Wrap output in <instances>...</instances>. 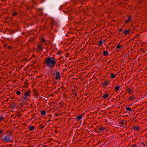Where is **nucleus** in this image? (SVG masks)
<instances>
[{
  "instance_id": "nucleus-36",
  "label": "nucleus",
  "mask_w": 147,
  "mask_h": 147,
  "mask_svg": "<svg viewBox=\"0 0 147 147\" xmlns=\"http://www.w3.org/2000/svg\"><path fill=\"white\" fill-rule=\"evenodd\" d=\"M42 147H46V146H44Z\"/></svg>"
},
{
  "instance_id": "nucleus-31",
  "label": "nucleus",
  "mask_w": 147,
  "mask_h": 147,
  "mask_svg": "<svg viewBox=\"0 0 147 147\" xmlns=\"http://www.w3.org/2000/svg\"><path fill=\"white\" fill-rule=\"evenodd\" d=\"M133 147H136V144H134L133 146Z\"/></svg>"
},
{
  "instance_id": "nucleus-12",
  "label": "nucleus",
  "mask_w": 147,
  "mask_h": 147,
  "mask_svg": "<svg viewBox=\"0 0 147 147\" xmlns=\"http://www.w3.org/2000/svg\"><path fill=\"white\" fill-rule=\"evenodd\" d=\"M41 113L42 115H46V111L45 110H42L41 111Z\"/></svg>"
},
{
  "instance_id": "nucleus-20",
  "label": "nucleus",
  "mask_w": 147,
  "mask_h": 147,
  "mask_svg": "<svg viewBox=\"0 0 147 147\" xmlns=\"http://www.w3.org/2000/svg\"><path fill=\"white\" fill-rule=\"evenodd\" d=\"M34 127L33 126H31L30 127H29V129H30V131H32L34 130Z\"/></svg>"
},
{
  "instance_id": "nucleus-6",
  "label": "nucleus",
  "mask_w": 147,
  "mask_h": 147,
  "mask_svg": "<svg viewBox=\"0 0 147 147\" xmlns=\"http://www.w3.org/2000/svg\"><path fill=\"white\" fill-rule=\"evenodd\" d=\"M129 33V30H124L123 34L125 35L128 34Z\"/></svg>"
},
{
  "instance_id": "nucleus-26",
  "label": "nucleus",
  "mask_w": 147,
  "mask_h": 147,
  "mask_svg": "<svg viewBox=\"0 0 147 147\" xmlns=\"http://www.w3.org/2000/svg\"><path fill=\"white\" fill-rule=\"evenodd\" d=\"M3 129H0V136L1 135V134L3 133Z\"/></svg>"
},
{
  "instance_id": "nucleus-2",
  "label": "nucleus",
  "mask_w": 147,
  "mask_h": 147,
  "mask_svg": "<svg viewBox=\"0 0 147 147\" xmlns=\"http://www.w3.org/2000/svg\"><path fill=\"white\" fill-rule=\"evenodd\" d=\"M56 76L55 78V79L56 80H60V76L59 72L58 71H56L55 72Z\"/></svg>"
},
{
  "instance_id": "nucleus-22",
  "label": "nucleus",
  "mask_w": 147,
  "mask_h": 147,
  "mask_svg": "<svg viewBox=\"0 0 147 147\" xmlns=\"http://www.w3.org/2000/svg\"><path fill=\"white\" fill-rule=\"evenodd\" d=\"M119 88H120L119 86H117L115 87V90L116 91H117L119 90Z\"/></svg>"
},
{
  "instance_id": "nucleus-1",
  "label": "nucleus",
  "mask_w": 147,
  "mask_h": 147,
  "mask_svg": "<svg viewBox=\"0 0 147 147\" xmlns=\"http://www.w3.org/2000/svg\"><path fill=\"white\" fill-rule=\"evenodd\" d=\"M55 58L49 57L47 58L45 61V63L47 66L51 68H53L56 63Z\"/></svg>"
},
{
  "instance_id": "nucleus-30",
  "label": "nucleus",
  "mask_w": 147,
  "mask_h": 147,
  "mask_svg": "<svg viewBox=\"0 0 147 147\" xmlns=\"http://www.w3.org/2000/svg\"><path fill=\"white\" fill-rule=\"evenodd\" d=\"M134 98V96H131V99H133V98Z\"/></svg>"
},
{
  "instance_id": "nucleus-17",
  "label": "nucleus",
  "mask_w": 147,
  "mask_h": 147,
  "mask_svg": "<svg viewBox=\"0 0 147 147\" xmlns=\"http://www.w3.org/2000/svg\"><path fill=\"white\" fill-rule=\"evenodd\" d=\"M131 19V17H130V16L128 18V19L125 20V22H127V23L128 22V21L130 20Z\"/></svg>"
},
{
  "instance_id": "nucleus-11",
  "label": "nucleus",
  "mask_w": 147,
  "mask_h": 147,
  "mask_svg": "<svg viewBox=\"0 0 147 147\" xmlns=\"http://www.w3.org/2000/svg\"><path fill=\"white\" fill-rule=\"evenodd\" d=\"M82 119V117L81 115H80L78 116L77 117L76 119L78 120L81 119Z\"/></svg>"
},
{
  "instance_id": "nucleus-34",
  "label": "nucleus",
  "mask_w": 147,
  "mask_h": 147,
  "mask_svg": "<svg viewBox=\"0 0 147 147\" xmlns=\"http://www.w3.org/2000/svg\"><path fill=\"white\" fill-rule=\"evenodd\" d=\"M50 120H49L47 122H49L50 121Z\"/></svg>"
},
{
  "instance_id": "nucleus-13",
  "label": "nucleus",
  "mask_w": 147,
  "mask_h": 147,
  "mask_svg": "<svg viewBox=\"0 0 147 147\" xmlns=\"http://www.w3.org/2000/svg\"><path fill=\"white\" fill-rule=\"evenodd\" d=\"M56 71H57L56 70H55V71L54 72L53 71V70H52V69H51V71H50V72H52V73L53 74V76H55L56 75V74H55Z\"/></svg>"
},
{
  "instance_id": "nucleus-15",
  "label": "nucleus",
  "mask_w": 147,
  "mask_h": 147,
  "mask_svg": "<svg viewBox=\"0 0 147 147\" xmlns=\"http://www.w3.org/2000/svg\"><path fill=\"white\" fill-rule=\"evenodd\" d=\"M38 47L39 50L40 51H41V50H42L43 49L42 48V46L41 45H39L38 46Z\"/></svg>"
},
{
  "instance_id": "nucleus-5",
  "label": "nucleus",
  "mask_w": 147,
  "mask_h": 147,
  "mask_svg": "<svg viewBox=\"0 0 147 147\" xmlns=\"http://www.w3.org/2000/svg\"><path fill=\"white\" fill-rule=\"evenodd\" d=\"M98 129L101 131H103L104 130H106L105 127H98Z\"/></svg>"
},
{
  "instance_id": "nucleus-25",
  "label": "nucleus",
  "mask_w": 147,
  "mask_h": 147,
  "mask_svg": "<svg viewBox=\"0 0 147 147\" xmlns=\"http://www.w3.org/2000/svg\"><path fill=\"white\" fill-rule=\"evenodd\" d=\"M103 43V42L102 41H100L99 42V43L98 45L99 46L101 45Z\"/></svg>"
},
{
  "instance_id": "nucleus-21",
  "label": "nucleus",
  "mask_w": 147,
  "mask_h": 147,
  "mask_svg": "<svg viewBox=\"0 0 147 147\" xmlns=\"http://www.w3.org/2000/svg\"><path fill=\"white\" fill-rule=\"evenodd\" d=\"M111 76L112 78H114L115 76V75L113 73H111Z\"/></svg>"
},
{
  "instance_id": "nucleus-28",
  "label": "nucleus",
  "mask_w": 147,
  "mask_h": 147,
  "mask_svg": "<svg viewBox=\"0 0 147 147\" xmlns=\"http://www.w3.org/2000/svg\"><path fill=\"white\" fill-rule=\"evenodd\" d=\"M3 119V118L1 116H0V121H1Z\"/></svg>"
},
{
  "instance_id": "nucleus-27",
  "label": "nucleus",
  "mask_w": 147,
  "mask_h": 147,
  "mask_svg": "<svg viewBox=\"0 0 147 147\" xmlns=\"http://www.w3.org/2000/svg\"><path fill=\"white\" fill-rule=\"evenodd\" d=\"M17 13L16 12H15L12 14V15H13V16H15L16 15H17Z\"/></svg>"
},
{
  "instance_id": "nucleus-29",
  "label": "nucleus",
  "mask_w": 147,
  "mask_h": 147,
  "mask_svg": "<svg viewBox=\"0 0 147 147\" xmlns=\"http://www.w3.org/2000/svg\"><path fill=\"white\" fill-rule=\"evenodd\" d=\"M121 47V46H120L119 45H118L117 47V49H119Z\"/></svg>"
},
{
  "instance_id": "nucleus-19",
  "label": "nucleus",
  "mask_w": 147,
  "mask_h": 147,
  "mask_svg": "<svg viewBox=\"0 0 147 147\" xmlns=\"http://www.w3.org/2000/svg\"><path fill=\"white\" fill-rule=\"evenodd\" d=\"M126 110L131 111V109L129 107H127L126 108Z\"/></svg>"
},
{
  "instance_id": "nucleus-32",
  "label": "nucleus",
  "mask_w": 147,
  "mask_h": 147,
  "mask_svg": "<svg viewBox=\"0 0 147 147\" xmlns=\"http://www.w3.org/2000/svg\"><path fill=\"white\" fill-rule=\"evenodd\" d=\"M122 28L120 29L119 30V31H120V32L122 31Z\"/></svg>"
},
{
  "instance_id": "nucleus-24",
  "label": "nucleus",
  "mask_w": 147,
  "mask_h": 147,
  "mask_svg": "<svg viewBox=\"0 0 147 147\" xmlns=\"http://www.w3.org/2000/svg\"><path fill=\"white\" fill-rule=\"evenodd\" d=\"M16 94L18 95H20L21 94V92L19 91H16Z\"/></svg>"
},
{
  "instance_id": "nucleus-23",
  "label": "nucleus",
  "mask_w": 147,
  "mask_h": 147,
  "mask_svg": "<svg viewBox=\"0 0 147 147\" xmlns=\"http://www.w3.org/2000/svg\"><path fill=\"white\" fill-rule=\"evenodd\" d=\"M127 91L128 92L131 93V89H129V88H127L126 89Z\"/></svg>"
},
{
  "instance_id": "nucleus-7",
  "label": "nucleus",
  "mask_w": 147,
  "mask_h": 147,
  "mask_svg": "<svg viewBox=\"0 0 147 147\" xmlns=\"http://www.w3.org/2000/svg\"><path fill=\"white\" fill-rule=\"evenodd\" d=\"M30 92L29 91H26L25 92L24 96H30Z\"/></svg>"
},
{
  "instance_id": "nucleus-35",
  "label": "nucleus",
  "mask_w": 147,
  "mask_h": 147,
  "mask_svg": "<svg viewBox=\"0 0 147 147\" xmlns=\"http://www.w3.org/2000/svg\"><path fill=\"white\" fill-rule=\"evenodd\" d=\"M75 96H77V94H75Z\"/></svg>"
},
{
  "instance_id": "nucleus-10",
  "label": "nucleus",
  "mask_w": 147,
  "mask_h": 147,
  "mask_svg": "<svg viewBox=\"0 0 147 147\" xmlns=\"http://www.w3.org/2000/svg\"><path fill=\"white\" fill-rule=\"evenodd\" d=\"M108 96H109V95L107 94H105L103 95L102 96V97L104 99H105V98H107L108 97Z\"/></svg>"
},
{
  "instance_id": "nucleus-16",
  "label": "nucleus",
  "mask_w": 147,
  "mask_h": 147,
  "mask_svg": "<svg viewBox=\"0 0 147 147\" xmlns=\"http://www.w3.org/2000/svg\"><path fill=\"white\" fill-rule=\"evenodd\" d=\"M108 54V52L107 51H106L103 52V54L105 56L107 55Z\"/></svg>"
},
{
  "instance_id": "nucleus-40",
  "label": "nucleus",
  "mask_w": 147,
  "mask_h": 147,
  "mask_svg": "<svg viewBox=\"0 0 147 147\" xmlns=\"http://www.w3.org/2000/svg\"><path fill=\"white\" fill-rule=\"evenodd\" d=\"M1 69H0V71H1Z\"/></svg>"
},
{
  "instance_id": "nucleus-4",
  "label": "nucleus",
  "mask_w": 147,
  "mask_h": 147,
  "mask_svg": "<svg viewBox=\"0 0 147 147\" xmlns=\"http://www.w3.org/2000/svg\"><path fill=\"white\" fill-rule=\"evenodd\" d=\"M120 124L122 125L123 127H125L126 125V122H125L123 120L122 121L120 122Z\"/></svg>"
},
{
  "instance_id": "nucleus-37",
  "label": "nucleus",
  "mask_w": 147,
  "mask_h": 147,
  "mask_svg": "<svg viewBox=\"0 0 147 147\" xmlns=\"http://www.w3.org/2000/svg\"><path fill=\"white\" fill-rule=\"evenodd\" d=\"M34 0H33V1L34 2V1H35Z\"/></svg>"
},
{
  "instance_id": "nucleus-18",
  "label": "nucleus",
  "mask_w": 147,
  "mask_h": 147,
  "mask_svg": "<svg viewBox=\"0 0 147 147\" xmlns=\"http://www.w3.org/2000/svg\"><path fill=\"white\" fill-rule=\"evenodd\" d=\"M25 96L23 97L25 100H27L29 99L28 96Z\"/></svg>"
},
{
  "instance_id": "nucleus-9",
  "label": "nucleus",
  "mask_w": 147,
  "mask_h": 147,
  "mask_svg": "<svg viewBox=\"0 0 147 147\" xmlns=\"http://www.w3.org/2000/svg\"><path fill=\"white\" fill-rule=\"evenodd\" d=\"M140 127H139L137 126H134L133 127L134 129L136 131H138Z\"/></svg>"
},
{
  "instance_id": "nucleus-8",
  "label": "nucleus",
  "mask_w": 147,
  "mask_h": 147,
  "mask_svg": "<svg viewBox=\"0 0 147 147\" xmlns=\"http://www.w3.org/2000/svg\"><path fill=\"white\" fill-rule=\"evenodd\" d=\"M109 84V82L108 81H105L102 83L103 86L104 87L105 85H108Z\"/></svg>"
},
{
  "instance_id": "nucleus-33",
  "label": "nucleus",
  "mask_w": 147,
  "mask_h": 147,
  "mask_svg": "<svg viewBox=\"0 0 147 147\" xmlns=\"http://www.w3.org/2000/svg\"><path fill=\"white\" fill-rule=\"evenodd\" d=\"M42 41H43V42H45V40L44 39H42Z\"/></svg>"
},
{
  "instance_id": "nucleus-38",
  "label": "nucleus",
  "mask_w": 147,
  "mask_h": 147,
  "mask_svg": "<svg viewBox=\"0 0 147 147\" xmlns=\"http://www.w3.org/2000/svg\"><path fill=\"white\" fill-rule=\"evenodd\" d=\"M9 48L10 49L11 48V47H9Z\"/></svg>"
},
{
  "instance_id": "nucleus-39",
  "label": "nucleus",
  "mask_w": 147,
  "mask_h": 147,
  "mask_svg": "<svg viewBox=\"0 0 147 147\" xmlns=\"http://www.w3.org/2000/svg\"><path fill=\"white\" fill-rule=\"evenodd\" d=\"M9 48L10 49L11 48V47H9Z\"/></svg>"
},
{
  "instance_id": "nucleus-14",
  "label": "nucleus",
  "mask_w": 147,
  "mask_h": 147,
  "mask_svg": "<svg viewBox=\"0 0 147 147\" xmlns=\"http://www.w3.org/2000/svg\"><path fill=\"white\" fill-rule=\"evenodd\" d=\"M16 104L15 103H12L11 104V106L12 107L15 108L16 107Z\"/></svg>"
},
{
  "instance_id": "nucleus-3",
  "label": "nucleus",
  "mask_w": 147,
  "mask_h": 147,
  "mask_svg": "<svg viewBox=\"0 0 147 147\" xmlns=\"http://www.w3.org/2000/svg\"><path fill=\"white\" fill-rule=\"evenodd\" d=\"M1 140L6 142H10V138L9 137L6 136H5L3 138L1 139Z\"/></svg>"
}]
</instances>
